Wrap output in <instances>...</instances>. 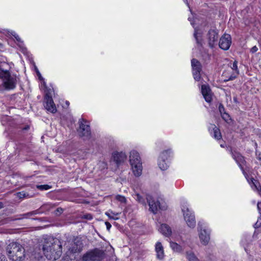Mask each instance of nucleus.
<instances>
[{
	"instance_id": "obj_20",
	"label": "nucleus",
	"mask_w": 261,
	"mask_h": 261,
	"mask_svg": "<svg viewBox=\"0 0 261 261\" xmlns=\"http://www.w3.org/2000/svg\"><path fill=\"white\" fill-rule=\"evenodd\" d=\"M194 37L196 41L197 44L200 46H202L203 39L202 38V36L201 35H198L197 31L196 30H195Z\"/></svg>"
},
{
	"instance_id": "obj_27",
	"label": "nucleus",
	"mask_w": 261,
	"mask_h": 261,
	"mask_svg": "<svg viewBox=\"0 0 261 261\" xmlns=\"http://www.w3.org/2000/svg\"><path fill=\"white\" fill-rule=\"evenodd\" d=\"M37 188L41 190H47L51 188V186L48 185H41L37 186Z\"/></svg>"
},
{
	"instance_id": "obj_7",
	"label": "nucleus",
	"mask_w": 261,
	"mask_h": 261,
	"mask_svg": "<svg viewBox=\"0 0 261 261\" xmlns=\"http://www.w3.org/2000/svg\"><path fill=\"white\" fill-rule=\"evenodd\" d=\"M191 65L192 67L194 79L196 81H199L201 79L200 72L202 70L201 64L197 59H193L191 60Z\"/></svg>"
},
{
	"instance_id": "obj_23",
	"label": "nucleus",
	"mask_w": 261,
	"mask_h": 261,
	"mask_svg": "<svg viewBox=\"0 0 261 261\" xmlns=\"http://www.w3.org/2000/svg\"><path fill=\"white\" fill-rule=\"evenodd\" d=\"M186 257L189 261H199L194 253L191 251H187L186 252Z\"/></svg>"
},
{
	"instance_id": "obj_29",
	"label": "nucleus",
	"mask_w": 261,
	"mask_h": 261,
	"mask_svg": "<svg viewBox=\"0 0 261 261\" xmlns=\"http://www.w3.org/2000/svg\"><path fill=\"white\" fill-rule=\"evenodd\" d=\"M237 64H238V62L237 61H234L232 64V66L231 67L232 70L236 71L237 74H239V71L238 68Z\"/></svg>"
},
{
	"instance_id": "obj_8",
	"label": "nucleus",
	"mask_w": 261,
	"mask_h": 261,
	"mask_svg": "<svg viewBox=\"0 0 261 261\" xmlns=\"http://www.w3.org/2000/svg\"><path fill=\"white\" fill-rule=\"evenodd\" d=\"M187 225L191 228H194L196 225V221L194 215L187 208L186 210H182Z\"/></svg>"
},
{
	"instance_id": "obj_17",
	"label": "nucleus",
	"mask_w": 261,
	"mask_h": 261,
	"mask_svg": "<svg viewBox=\"0 0 261 261\" xmlns=\"http://www.w3.org/2000/svg\"><path fill=\"white\" fill-rule=\"evenodd\" d=\"M159 231L166 237L171 236L172 231L170 227L166 224H162L159 228Z\"/></svg>"
},
{
	"instance_id": "obj_50",
	"label": "nucleus",
	"mask_w": 261,
	"mask_h": 261,
	"mask_svg": "<svg viewBox=\"0 0 261 261\" xmlns=\"http://www.w3.org/2000/svg\"><path fill=\"white\" fill-rule=\"evenodd\" d=\"M184 1L186 3H188V0H184Z\"/></svg>"
},
{
	"instance_id": "obj_11",
	"label": "nucleus",
	"mask_w": 261,
	"mask_h": 261,
	"mask_svg": "<svg viewBox=\"0 0 261 261\" xmlns=\"http://www.w3.org/2000/svg\"><path fill=\"white\" fill-rule=\"evenodd\" d=\"M231 43V38L228 34H224L220 39L219 42V47L224 50H228Z\"/></svg>"
},
{
	"instance_id": "obj_19",
	"label": "nucleus",
	"mask_w": 261,
	"mask_h": 261,
	"mask_svg": "<svg viewBox=\"0 0 261 261\" xmlns=\"http://www.w3.org/2000/svg\"><path fill=\"white\" fill-rule=\"evenodd\" d=\"M39 213L38 211H34L32 212H30L25 214L19 215L17 216V217L14 219L15 220H21L23 218H28V217L32 216L33 215H36Z\"/></svg>"
},
{
	"instance_id": "obj_26",
	"label": "nucleus",
	"mask_w": 261,
	"mask_h": 261,
	"mask_svg": "<svg viewBox=\"0 0 261 261\" xmlns=\"http://www.w3.org/2000/svg\"><path fill=\"white\" fill-rule=\"evenodd\" d=\"M170 152H171L170 149H168V150L163 151L161 153V154L160 156V159H164L165 160H167L168 159V158L169 156V154L170 153Z\"/></svg>"
},
{
	"instance_id": "obj_49",
	"label": "nucleus",
	"mask_w": 261,
	"mask_h": 261,
	"mask_svg": "<svg viewBox=\"0 0 261 261\" xmlns=\"http://www.w3.org/2000/svg\"><path fill=\"white\" fill-rule=\"evenodd\" d=\"M28 128H29V126H27L23 128V129L27 130V129H28Z\"/></svg>"
},
{
	"instance_id": "obj_35",
	"label": "nucleus",
	"mask_w": 261,
	"mask_h": 261,
	"mask_svg": "<svg viewBox=\"0 0 261 261\" xmlns=\"http://www.w3.org/2000/svg\"><path fill=\"white\" fill-rule=\"evenodd\" d=\"M257 50H258V48L256 46H254L251 48L250 51L252 53H254L256 52L257 51Z\"/></svg>"
},
{
	"instance_id": "obj_37",
	"label": "nucleus",
	"mask_w": 261,
	"mask_h": 261,
	"mask_svg": "<svg viewBox=\"0 0 261 261\" xmlns=\"http://www.w3.org/2000/svg\"><path fill=\"white\" fill-rule=\"evenodd\" d=\"M17 195L20 198H22L25 197V194L23 192H19L17 193Z\"/></svg>"
},
{
	"instance_id": "obj_31",
	"label": "nucleus",
	"mask_w": 261,
	"mask_h": 261,
	"mask_svg": "<svg viewBox=\"0 0 261 261\" xmlns=\"http://www.w3.org/2000/svg\"><path fill=\"white\" fill-rule=\"evenodd\" d=\"M219 111L221 113V115L223 114L225 112V108L222 103H220L219 106Z\"/></svg>"
},
{
	"instance_id": "obj_44",
	"label": "nucleus",
	"mask_w": 261,
	"mask_h": 261,
	"mask_svg": "<svg viewBox=\"0 0 261 261\" xmlns=\"http://www.w3.org/2000/svg\"><path fill=\"white\" fill-rule=\"evenodd\" d=\"M85 217L87 219H89V220H91L92 219V217L91 215H85Z\"/></svg>"
},
{
	"instance_id": "obj_4",
	"label": "nucleus",
	"mask_w": 261,
	"mask_h": 261,
	"mask_svg": "<svg viewBox=\"0 0 261 261\" xmlns=\"http://www.w3.org/2000/svg\"><path fill=\"white\" fill-rule=\"evenodd\" d=\"M129 162L134 174L136 176H139L142 171L141 159L138 152L132 150L130 152Z\"/></svg>"
},
{
	"instance_id": "obj_5",
	"label": "nucleus",
	"mask_w": 261,
	"mask_h": 261,
	"mask_svg": "<svg viewBox=\"0 0 261 261\" xmlns=\"http://www.w3.org/2000/svg\"><path fill=\"white\" fill-rule=\"evenodd\" d=\"M87 123V121L84 118L80 119L78 122L79 127L77 129V132L79 136L84 140H89L91 135L90 126Z\"/></svg>"
},
{
	"instance_id": "obj_24",
	"label": "nucleus",
	"mask_w": 261,
	"mask_h": 261,
	"mask_svg": "<svg viewBox=\"0 0 261 261\" xmlns=\"http://www.w3.org/2000/svg\"><path fill=\"white\" fill-rule=\"evenodd\" d=\"M214 137L217 140H220L222 138L221 134L220 129L216 126L214 125L213 127Z\"/></svg>"
},
{
	"instance_id": "obj_30",
	"label": "nucleus",
	"mask_w": 261,
	"mask_h": 261,
	"mask_svg": "<svg viewBox=\"0 0 261 261\" xmlns=\"http://www.w3.org/2000/svg\"><path fill=\"white\" fill-rule=\"evenodd\" d=\"M116 199L119 201L121 202V203H125L126 202V199L123 196H121L119 195H117L116 197Z\"/></svg>"
},
{
	"instance_id": "obj_40",
	"label": "nucleus",
	"mask_w": 261,
	"mask_h": 261,
	"mask_svg": "<svg viewBox=\"0 0 261 261\" xmlns=\"http://www.w3.org/2000/svg\"><path fill=\"white\" fill-rule=\"evenodd\" d=\"M105 224L107 226V229L109 230L111 227V224L109 222H106Z\"/></svg>"
},
{
	"instance_id": "obj_14",
	"label": "nucleus",
	"mask_w": 261,
	"mask_h": 261,
	"mask_svg": "<svg viewBox=\"0 0 261 261\" xmlns=\"http://www.w3.org/2000/svg\"><path fill=\"white\" fill-rule=\"evenodd\" d=\"M209 46L211 48L214 47L218 39V32L215 30H210L207 33Z\"/></svg>"
},
{
	"instance_id": "obj_45",
	"label": "nucleus",
	"mask_w": 261,
	"mask_h": 261,
	"mask_svg": "<svg viewBox=\"0 0 261 261\" xmlns=\"http://www.w3.org/2000/svg\"><path fill=\"white\" fill-rule=\"evenodd\" d=\"M257 181L256 180V182H254L253 183H252V184L253 185V186L255 187V188L257 189Z\"/></svg>"
},
{
	"instance_id": "obj_25",
	"label": "nucleus",
	"mask_w": 261,
	"mask_h": 261,
	"mask_svg": "<svg viewBox=\"0 0 261 261\" xmlns=\"http://www.w3.org/2000/svg\"><path fill=\"white\" fill-rule=\"evenodd\" d=\"M77 243H74L73 246L69 249L70 252L74 253L76 252H80L82 250V247L81 246H78Z\"/></svg>"
},
{
	"instance_id": "obj_18",
	"label": "nucleus",
	"mask_w": 261,
	"mask_h": 261,
	"mask_svg": "<svg viewBox=\"0 0 261 261\" xmlns=\"http://www.w3.org/2000/svg\"><path fill=\"white\" fill-rule=\"evenodd\" d=\"M155 251L156 252L157 257L161 259L164 257V249L163 247L160 242H158L155 245Z\"/></svg>"
},
{
	"instance_id": "obj_13",
	"label": "nucleus",
	"mask_w": 261,
	"mask_h": 261,
	"mask_svg": "<svg viewBox=\"0 0 261 261\" xmlns=\"http://www.w3.org/2000/svg\"><path fill=\"white\" fill-rule=\"evenodd\" d=\"M46 105L44 106L45 109L52 113H55L57 112V109L53 100V98L49 93H47L45 96Z\"/></svg>"
},
{
	"instance_id": "obj_6",
	"label": "nucleus",
	"mask_w": 261,
	"mask_h": 261,
	"mask_svg": "<svg viewBox=\"0 0 261 261\" xmlns=\"http://www.w3.org/2000/svg\"><path fill=\"white\" fill-rule=\"evenodd\" d=\"M103 251L96 248L84 254L82 260V261H100L103 259Z\"/></svg>"
},
{
	"instance_id": "obj_43",
	"label": "nucleus",
	"mask_w": 261,
	"mask_h": 261,
	"mask_svg": "<svg viewBox=\"0 0 261 261\" xmlns=\"http://www.w3.org/2000/svg\"><path fill=\"white\" fill-rule=\"evenodd\" d=\"M63 212V209L61 208H58L56 210V214H58V213L59 214H61Z\"/></svg>"
},
{
	"instance_id": "obj_33",
	"label": "nucleus",
	"mask_w": 261,
	"mask_h": 261,
	"mask_svg": "<svg viewBox=\"0 0 261 261\" xmlns=\"http://www.w3.org/2000/svg\"><path fill=\"white\" fill-rule=\"evenodd\" d=\"M222 118L225 121H227L229 119V115L226 112H224L223 114L221 115Z\"/></svg>"
},
{
	"instance_id": "obj_16",
	"label": "nucleus",
	"mask_w": 261,
	"mask_h": 261,
	"mask_svg": "<svg viewBox=\"0 0 261 261\" xmlns=\"http://www.w3.org/2000/svg\"><path fill=\"white\" fill-rule=\"evenodd\" d=\"M112 157L113 161L116 164L117 166L123 163L126 159V154L122 152H114L113 154Z\"/></svg>"
},
{
	"instance_id": "obj_22",
	"label": "nucleus",
	"mask_w": 261,
	"mask_h": 261,
	"mask_svg": "<svg viewBox=\"0 0 261 261\" xmlns=\"http://www.w3.org/2000/svg\"><path fill=\"white\" fill-rule=\"evenodd\" d=\"M158 165L159 168L162 170H165L167 169L168 165L167 163H166L164 159H160L159 158Z\"/></svg>"
},
{
	"instance_id": "obj_1",
	"label": "nucleus",
	"mask_w": 261,
	"mask_h": 261,
	"mask_svg": "<svg viewBox=\"0 0 261 261\" xmlns=\"http://www.w3.org/2000/svg\"><path fill=\"white\" fill-rule=\"evenodd\" d=\"M42 251L47 258L56 260L62 255V244L57 238L51 237H46L44 239Z\"/></svg>"
},
{
	"instance_id": "obj_28",
	"label": "nucleus",
	"mask_w": 261,
	"mask_h": 261,
	"mask_svg": "<svg viewBox=\"0 0 261 261\" xmlns=\"http://www.w3.org/2000/svg\"><path fill=\"white\" fill-rule=\"evenodd\" d=\"M135 198H136V199L138 202H139L140 203H144V199L143 198V197L139 194L136 193L135 195Z\"/></svg>"
},
{
	"instance_id": "obj_47",
	"label": "nucleus",
	"mask_w": 261,
	"mask_h": 261,
	"mask_svg": "<svg viewBox=\"0 0 261 261\" xmlns=\"http://www.w3.org/2000/svg\"><path fill=\"white\" fill-rule=\"evenodd\" d=\"M4 207V204L3 202H0V210Z\"/></svg>"
},
{
	"instance_id": "obj_32",
	"label": "nucleus",
	"mask_w": 261,
	"mask_h": 261,
	"mask_svg": "<svg viewBox=\"0 0 261 261\" xmlns=\"http://www.w3.org/2000/svg\"><path fill=\"white\" fill-rule=\"evenodd\" d=\"M260 226H261V216L260 217H259L257 221L256 222V223L254 225V227L255 228H259Z\"/></svg>"
},
{
	"instance_id": "obj_10",
	"label": "nucleus",
	"mask_w": 261,
	"mask_h": 261,
	"mask_svg": "<svg viewBox=\"0 0 261 261\" xmlns=\"http://www.w3.org/2000/svg\"><path fill=\"white\" fill-rule=\"evenodd\" d=\"M231 153L232 157L236 161V163L240 167L241 170L242 171L243 174H245V171L243 166L245 165L246 162L244 157L243 155H242V154L240 152L236 151L231 150Z\"/></svg>"
},
{
	"instance_id": "obj_2",
	"label": "nucleus",
	"mask_w": 261,
	"mask_h": 261,
	"mask_svg": "<svg viewBox=\"0 0 261 261\" xmlns=\"http://www.w3.org/2000/svg\"><path fill=\"white\" fill-rule=\"evenodd\" d=\"M7 255L13 261H22L24 259L25 250L23 246L17 242L10 243L6 248Z\"/></svg>"
},
{
	"instance_id": "obj_38",
	"label": "nucleus",
	"mask_w": 261,
	"mask_h": 261,
	"mask_svg": "<svg viewBox=\"0 0 261 261\" xmlns=\"http://www.w3.org/2000/svg\"><path fill=\"white\" fill-rule=\"evenodd\" d=\"M0 261H8L6 257L0 253Z\"/></svg>"
},
{
	"instance_id": "obj_9",
	"label": "nucleus",
	"mask_w": 261,
	"mask_h": 261,
	"mask_svg": "<svg viewBox=\"0 0 261 261\" xmlns=\"http://www.w3.org/2000/svg\"><path fill=\"white\" fill-rule=\"evenodd\" d=\"M198 229L199 232V236L202 244L206 245L209 242L210 235L203 227L202 224L199 222L198 224Z\"/></svg>"
},
{
	"instance_id": "obj_46",
	"label": "nucleus",
	"mask_w": 261,
	"mask_h": 261,
	"mask_svg": "<svg viewBox=\"0 0 261 261\" xmlns=\"http://www.w3.org/2000/svg\"><path fill=\"white\" fill-rule=\"evenodd\" d=\"M250 180H251V184H252V183H253V182H256V180H255V179H254L253 178H252V177L250 179Z\"/></svg>"
},
{
	"instance_id": "obj_21",
	"label": "nucleus",
	"mask_w": 261,
	"mask_h": 261,
	"mask_svg": "<svg viewBox=\"0 0 261 261\" xmlns=\"http://www.w3.org/2000/svg\"><path fill=\"white\" fill-rule=\"evenodd\" d=\"M170 244L171 248L174 251L180 252L182 250L181 246L176 243L170 242Z\"/></svg>"
},
{
	"instance_id": "obj_41",
	"label": "nucleus",
	"mask_w": 261,
	"mask_h": 261,
	"mask_svg": "<svg viewBox=\"0 0 261 261\" xmlns=\"http://www.w3.org/2000/svg\"><path fill=\"white\" fill-rule=\"evenodd\" d=\"M36 72H37V75L39 77V80H43V77L41 76V75L40 73L39 72V71H38V69H36Z\"/></svg>"
},
{
	"instance_id": "obj_12",
	"label": "nucleus",
	"mask_w": 261,
	"mask_h": 261,
	"mask_svg": "<svg viewBox=\"0 0 261 261\" xmlns=\"http://www.w3.org/2000/svg\"><path fill=\"white\" fill-rule=\"evenodd\" d=\"M146 199L149 206V210L153 214L157 213L158 208L164 210L160 206L159 201H155L151 196L149 195H147Z\"/></svg>"
},
{
	"instance_id": "obj_39",
	"label": "nucleus",
	"mask_w": 261,
	"mask_h": 261,
	"mask_svg": "<svg viewBox=\"0 0 261 261\" xmlns=\"http://www.w3.org/2000/svg\"><path fill=\"white\" fill-rule=\"evenodd\" d=\"M257 209L258 210L259 213L260 214L261 216V202H258L257 204Z\"/></svg>"
},
{
	"instance_id": "obj_34",
	"label": "nucleus",
	"mask_w": 261,
	"mask_h": 261,
	"mask_svg": "<svg viewBox=\"0 0 261 261\" xmlns=\"http://www.w3.org/2000/svg\"><path fill=\"white\" fill-rule=\"evenodd\" d=\"M11 34L16 39V40L18 41V42H21V39L19 38V37L18 36V35H17L15 32H12L11 33Z\"/></svg>"
},
{
	"instance_id": "obj_48",
	"label": "nucleus",
	"mask_w": 261,
	"mask_h": 261,
	"mask_svg": "<svg viewBox=\"0 0 261 261\" xmlns=\"http://www.w3.org/2000/svg\"><path fill=\"white\" fill-rule=\"evenodd\" d=\"M233 100H234L235 102H237V97H234V98H233Z\"/></svg>"
},
{
	"instance_id": "obj_36",
	"label": "nucleus",
	"mask_w": 261,
	"mask_h": 261,
	"mask_svg": "<svg viewBox=\"0 0 261 261\" xmlns=\"http://www.w3.org/2000/svg\"><path fill=\"white\" fill-rule=\"evenodd\" d=\"M236 78V75H231L227 80H225L224 82H227L229 81H232Z\"/></svg>"
},
{
	"instance_id": "obj_15",
	"label": "nucleus",
	"mask_w": 261,
	"mask_h": 261,
	"mask_svg": "<svg viewBox=\"0 0 261 261\" xmlns=\"http://www.w3.org/2000/svg\"><path fill=\"white\" fill-rule=\"evenodd\" d=\"M201 93L206 102H211L212 101V91L208 86L202 85L201 86Z\"/></svg>"
},
{
	"instance_id": "obj_3",
	"label": "nucleus",
	"mask_w": 261,
	"mask_h": 261,
	"mask_svg": "<svg viewBox=\"0 0 261 261\" xmlns=\"http://www.w3.org/2000/svg\"><path fill=\"white\" fill-rule=\"evenodd\" d=\"M0 79L2 81V85L6 90H11L15 88L16 76L11 75L9 70H4L0 68Z\"/></svg>"
},
{
	"instance_id": "obj_42",
	"label": "nucleus",
	"mask_w": 261,
	"mask_h": 261,
	"mask_svg": "<svg viewBox=\"0 0 261 261\" xmlns=\"http://www.w3.org/2000/svg\"><path fill=\"white\" fill-rule=\"evenodd\" d=\"M106 215L107 216H108V217H109L110 219H114V220L118 219V218H114V217H113V216H111V215H110V214H109V213H106Z\"/></svg>"
}]
</instances>
